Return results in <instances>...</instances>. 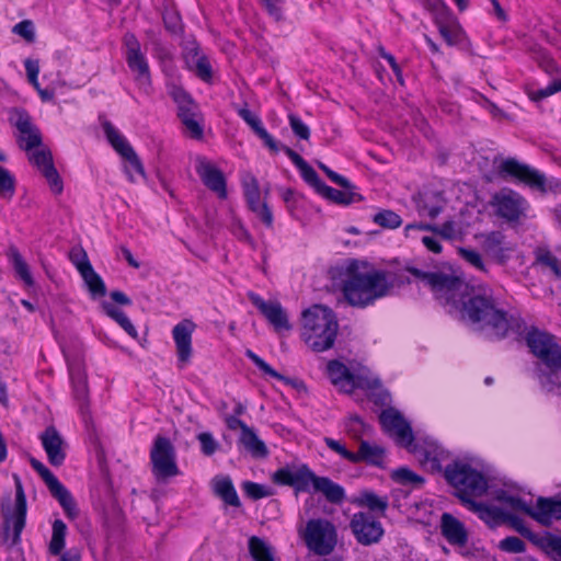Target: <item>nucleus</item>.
Wrapping results in <instances>:
<instances>
[{
    "mask_svg": "<svg viewBox=\"0 0 561 561\" xmlns=\"http://www.w3.org/2000/svg\"><path fill=\"white\" fill-rule=\"evenodd\" d=\"M525 341L530 352L549 368L541 382L548 391H552L556 385L553 378L561 374V345L553 334L535 327L527 332Z\"/></svg>",
    "mask_w": 561,
    "mask_h": 561,
    "instance_id": "nucleus-5",
    "label": "nucleus"
},
{
    "mask_svg": "<svg viewBox=\"0 0 561 561\" xmlns=\"http://www.w3.org/2000/svg\"><path fill=\"white\" fill-rule=\"evenodd\" d=\"M530 518L545 527L551 526L553 520H561V500L539 496L531 507Z\"/></svg>",
    "mask_w": 561,
    "mask_h": 561,
    "instance_id": "nucleus-26",
    "label": "nucleus"
},
{
    "mask_svg": "<svg viewBox=\"0 0 561 561\" xmlns=\"http://www.w3.org/2000/svg\"><path fill=\"white\" fill-rule=\"evenodd\" d=\"M39 439L49 463L54 467H60L65 462L68 446L61 434L55 426L50 425L41 434Z\"/></svg>",
    "mask_w": 561,
    "mask_h": 561,
    "instance_id": "nucleus-20",
    "label": "nucleus"
},
{
    "mask_svg": "<svg viewBox=\"0 0 561 561\" xmlns=\"http://www.w3.org/2000/svg\"><path fill=\"white\" fill-rule=\"evenodd\" d=\"M31 161L41 170L47 180L50 190L55 194H61L64 190L62 180L54 165L53 156L49 149H42L33 152Z\"/></svg>",
    "mask_w": 561,
    "mask_h": 561,
    "instance_id": "nucleus-23",
    "label": "nucleus"
},
{
    "mask_svg": "<svg viewBox=\"0 0 561 561\" xmlns=\"http://www.w3.org/2000/svg\"><path fill=\"white\" fill-rule=\"evenodd\" d=\"M460 503L490 527H496L504 524L507 511L502 506H495L488 503L479 502L477 496L486 495L488 493H454Z\"/></svg>",
    "mask_w": 561,
    "mask_h": 561,
    "instance_id": "nucleus-13",
    "label": "nucleus"
},
{
    "mask_svg": "<svg viewBox=\"0 0 561 561\" xmlns=\"http://www.w3.org/2000/svg\"><path fill=\"white\" fill-rule=\"evenodd\" d=\"M196 172L205 186L217 193L220 198H226V179L219 169L205 158L198 157L196 160Z\"/></svg>",
    "mask_w": 561,
    "mask_h": 561,
    "instance_id": "nucleus-24",
    "label": "nucleus"
},
{
    "mask_svg": "<svg viewBox=\"0 0 561 561\" xmlns=\"http://www.w3.org/2000/svg\"><path fill=\"white\" fill-rule=\"evenodd\" d=\"M124 46L126 48L125 57L128 68L134 73V79L146 93L151 87L150 69L146 56L142 54L140 43L133 33H126L124 36Z\"/></svg>",
    "mask_w": 561,
    "mask_h": 561,
    "instance_id": "nucleus-10",
    "label": "nucleus"
},
{
    "mask_svg": "<svg viewBox=\"0 0 561 561\" xmlns=\"http://www.w3.org/2000/svg\"><path fill=\"white\" fill-rule=\"evenodd\" d=\"M391 479L403 486L421 489L424 484V478L416 474L407 467H401L391 472Z\"/></svg>",
    "mask_w": 561,
    "mask_h": 561,
    "instance_id": "nucleus-41",
    "label": "nucleus"
},
{
    "mask_svg": "<svg viewBox=\"0 0 561 561\" xmlns=\"http://www.w3.org/2000/svg\"><path fill=\"white\" fill-rule=\"evenodd\" d=\"M195 328L196 324L192 320L184 319L172 330L178 358L183 364L187 363L192 356V334Z\"/></svg>",
    "mask_w": 561,
    "mask_h": 561,
    "instance_id": "nucleus-27",
    "label": "nucleus"
},
{
    "mask_svg": "<svg viewBox=\"0 0 561 561\" xmlns=\"http://www.w3.org/2000/svg\"><path fill=\"white\" fill-rule=\"evenodd\" d=\"M561 91V78L553 80L551 83H549L546 88L539 89L537 91L529 92V99L531 101H540L545 98H548L557 92Z\"/></svg>",
    "mask_w": 561,
    "mask_h": 561,
    "instance_id": "nucleus-59",
    "label": "nucleus"
},
{
    "mask_svg": "<svg viewBox=\"0 0 561 561\" xmlns=\"http://www.w3.org/2000/svg\"><path fill=\"white\" fill-rule=\"evenodd\" d=\"M360 265L367 266V263L350 261L348 277L343 283V295L351 306L364 308L389 295L396 285V279L393 274L381 270L363 273L359 271Z\"/></svg>",
    "mask_w": 561,
    "mask_h": 561,
    "instance_id": "nucleus-2",
    "label": "nucleus"
},
{
    "mask_svg": "<svg viewBox=\"0 0 561 561\" xmlns=\"http://www.w3.org/2000/svg\"><path fill=\"white\" fill-rule=\"evenodd\" d=\"M152 472L158 481H165L179 474L175 450L168 437L157 436L150 453Z\"/></svg>",
    "mask_w": 561,
    "mask_h": 561,
    "instance_id": "nucleus-9",
    "label": "nucleus"
},
{
    "mask_svg": "<svg viewBox=\"0 0 561 561\" xmlns=\"http://www.w3.org/2000/svg\"><path fill=\"white\" fill-rule=\"evenodd\" d=\"M13 33L20 35L28 43L35 41L34 24L30 20H24L15 24L13 26Z\"/></svg>",
    "mask_w": 561,
    "mask_h": 561,
    "instance_id": "nucleus-61",
    "label": "nucleus"
},
{
    "mask_svg": "<svg viewBox=\"0 0 561 561\" xmlns=\"http://www.w3.org/2000/svg\"><path fill=\"white\" fill-rule=\"evenodd\" d=\"M8 257L12 262L16 274L25 283V285L32 286L34 284V280L31 275L28 265L14 245H11L9 248Z\"/></svg>",
    "mask_w": 561,
    "mask_h": 561,
    "instance_id": "nucleus-42",
    "label": "nucleus"
},
{
    "mask_svg": "<svg viewBox=\"0 0 561 561\" xmlns=\"http://www.w3.org/2000/svg\"><path fill=\"white\" fill-rule=\"evenodd\" d=\"M245 355L255 364V366L262 370L264 374L278 379L284 380L288 382V379L280 375L278 371H276L271 365H268L264 359H262L260 356H257L252 351L248 350Z\"/></svg>",
    "mask_w": 561,
    "mask_h": 561,
    "instance_id": "nucleus-53",
    "label": "nucleus"
},
{
    "mask_svg": "<svg viewBox=\"0 0 561 561\" xmlns=\"http://www.w3.org/2000/svg\"><path fill=\"white\" fill-rule=\"evenodd\" d=\"M163 22L165 28L173 33V34H180L182 32V23L181 18L176 11L173 10H167L163 13Z\"/></svg>",
    "mask_w": 561,
    "mask_h": 561,
    "instance_id": "nucleus-60",
    "label": "nucleus"
},
{
    "mask_svg": "<svg viewBox=\"0 0 561 561\" xmlns=\"http://www.w3.org/2000/svg\"><path fill=\"white\" fill-rule=\"evenodd\" d=\"M15 192V179L9 170L0 165V196L11 198Z\"/></svg>",
    "mask_w": 561,
    "mask_h": 561,
    "instance_id": "nucleus-48",
    "label": "nucleus"
},
{
    "mask_svg": "<svg viewBox=\"0 0 561 561\" xmlns=\"http://www.w3.org/2000/svg\"><path fill=\"white\" fill-rule=\"evenodd\" d=\"M251 302L260 310L265 319L273 325L274 330L280 332L283 330H291L288 317L284 308L278 301H265L256 294H249Z\"/></svg>",
    "mask_w": 561,
    "mask_h": 561,
    "instance_id": "nucleus-19",
    "label": "nucleus"
},
{
    "mask_svg": "<svg viewBox=\"0 0 561 561\" xmlns=\"http://www.w3.org/2000/svg\"><path fill=\"white\" fill-rule=\"evenodd\" d=\"M385 449L377 445H370L366 440H362L359 450L355 454L356 462L365 461L370 465L379 466L382 461Z\"/></svg>",
    "mask_w": 561,
    "mask_h": 561,
    "instance_id": "nucleus-39",
    "label": "nucleus"
},
{
    "mask_svg": "<svg viewBox=\"0 0 561 561\" xmlns=\"http://www.w3.org/2000/svg\"><path fill=\"white\" fill-rule=\"evenodd\" d=\"M328 375L331 382L344 393H352L356 388L378 390L380 381L369 379L363 376H355L350 369L339 360L328 363Z\"/></svg>",
    "mask_w": 561,
    "mask_h": 561,
    "instance_id": "nucleus-11",
    "label": "nucleus"
},
{
    "mask_svg": "<svg viewBox=\"0 0 561 561\" xmlns=\"http://www.w3.org/2000/svg\"><path fill=\"white\" fill-rule=\"evenodd\" d=\"M325 445L333 451L341 455L343 458L347 459L348 461L356 463V457L355 453H352L345 448L344 445H342L339 440H335L330 437L324 438Z\"/></svg>",
    "mask_w": 561,
    "mask_h": 561,
    "instance_id": "nucleus-63",
    "label": "nucleus"
},
{
    "mask_svg": "<svg viewBox=\"0 0 561 561\" xmlns=\"http://www.w3.org/2000/svg\"><path fill=\"white\" fill-rule=\"evenodd\" d=\"M351 528L356 540L364 546L378 542L383 535L381 524L369 513L355 514L351 520Z\"/></svg>",
    "mask_w": 561,
    "mask_h": 561,
    "instance_id": "nucleus-16",
    "label": "nucleus"
},
{
    "mask_svg": "<svg viewBox=\"0 0 561 561\" xmlns=\"http://www.w3.org/2000/svg\"><path fill=\"white\" fill-rule=\"evenodd\" d=\"M436 23L439 34L448 45H458L462 41L465 34L455 18L448 16L446 21L437 20Z\"/></svg>",
    "mask_w": 561,
    "mask_h": 561,
    "instance_id": "nucleus-37",
    "label": "nucleus"
},
{
    "mask_svg": "<svg viewBox=\"0 0 561 561\" xmlns=\"http://www.w3.org/2000/svg\"><path fill=\"white\" fill-rule=\"evenodd\" d=\"M447 482L459 491H488L483 472L462 460H454L444 470Z\"/></svg>",
    "mask_w": 561,
    "mask_h": 561,
    "instance_id": "nucleus-8",
    "label": "nucleus"
},
{
    "mask_svg": "<svg viewBox=\"0 0 561 561\" xmlns=\"http://www.w3.org/2000/svg\"><path fill=\"white\" fill-rule=\"evenodd\" d=\"M68 368L75 399L80 403L81 413H84L88 407L89 388L83 363L80 358L68 359Z\"/></svg>",
    "mask_w": 561,
    "mask_h": 561,
    "instance_id": "nucleus-25",
    "label": "nucleus"
},
{
    "mask_svg": "<svg viewBox=\"0 0 561 561\" xmlns=\"http://www.w3.org/2000/svg\"><path fill=\"white\" fill-rule=\"evenodd\" d=\"M548 547L543 551V553L551 561H561V536L557 535L550 542L547 543Z\"/></svg>",
    "mask_w": 561,
    "mask_h": 561,
    "instance_id": "nucleus-64",
    "label": "nucleus"
},
{
    "mask_svg": "<svg viewBox=\"0 0 561 561\" xmlns=\"http://www.w3.org/2000/svg\"><path fill=\"white\" fill-rule=\"evenodd\" d=\"M524 198L512 190L504 188L495 193L491 205L499 217L507 221H517L523 214Z\"/></svg>",
    "mask_w": 561,
    "mask_h": 561,
    "instance_id": "nucleus-18",
    "label": "nucleus"
},
{
    "mask_svg": "<svg viewBox=\"0 0 561 561\" xmlns=\"http://www.w3.org/2000/svg\"><path fill=\"white\" fill-rule=\"evenodd\" d=\"M245 355L255 364V366L262 370L264 374L278 379L284 380L288 382V379L280 375L278 371H276L271 365H268L264 359H262L260 356H257L252 351L248 350Z\"/></svg>",
    "mask_w": 561,
    "mask_h": 561,
    "instance_id": "nucleus-52",
    "label": "nucleus"
},
{
    "mask_svg": "<svg viewBox=\"0 0 561 561\" xmlns=\"http://www.w3.org/2000/svg\"><path fill=\"white\" fill-rule=\"evenodd\" d=\"M264 144L266 148L273 153H277L283 150V147L274 137L263 127L254 133Z\"/></svg>",
    "mask_w": 561,
    "mask_h": 561,
    "instance_id": "nucleus-62",
    "label": "nucleus"
},
{
    "mask_svg": "<svg viewBox=\"0 0 561 561\" xmlns=\"http://www.w3.org/2000/svg\"><path fill=\"white\" fill-rule=\"evenodd\" d=\"M272 480L279 486L293 488L294 491H344V488L327 477L317 476L306 463H288L277 469Z\"/></svg>",
    "mask_w": 561,
    "mask_h": 561,
    "instance_id": "nucleus-6",
    "label": "nucleus"
},
{
    "mask_svg": "<svg viewBox=\"0 0 561 561\" xmlns=\"http://www.w3.org/2000/svg\"><path fill=\"white\" fill-rule=\"evenodd\" d=\"M459 254L467 263L477 270L488 273V268L483 262V259L478 251L467 248H459Z\"/></svg>",
    "mask_w": 561,
    "mask_h": 561,
    "instance_id": "nucleus-54",
    "label": "nucleus"
},
{
    "mask_svg": "<svg viewBox=\"0 0 561 561\" xmlns=\"http://www.w3.org/2000/svg\"><path fill=\"white\" fill-rule=\"evenodd\" d=\"M382 430L392 436L399 445L410 447L414 442V435L410 423L396 409L383 410L379 415Z\"/></svg>",
    "mask_w": 561,
    "mask_h": 561,
    "instance_id": "nucleus-14",
    "label": "nucleus"
},
{
    "mask_svg": "<svg viewBox=\"0 0 561 561\" xmlns=\"http://www.w3.org/2000/svg\"><path fill=\"white\" fill-rule=\"evenodd\" d=\"M536 260L538 263L549 267L558 276L561 275L560 261L549 250H542L537 252Z\"/></svg>",
    "mask_w": 561,
    "mask_h": 561,
    "instance_id": "nucleus-56",
    "label": "nucleus"
},
{
    "mask_svg": "<svg viewBox=\"0 0 561 561\" xmlns=\"http://www.w3.org/2000/svg\"><path fill=\"white\" fill-rule=\"evenodd\" d=\"M10 122L21 134V140L25 141L24 149L30 151L42 145L39 129L32 123L30 114L23 108H14Z\"/></svg>",
    "mask_w": 561,
    "mask_h": 561,
    "instance_id": "nucleus-21",
    "label": "nucleus"
},
{
    "mask_svg": "<svg viewBox=\"0 0 561 561\" xmlns=\"http://www.w3.org/2000/svg\"><path fill=\"white\" fill-rule=\"evenodd\" d=\"M102 310L106 316L115 320L133 339H138V332L128 317L123 310L114 306L112 302L103 301L101 304Z\"/></svg>",
    "mask_w": 561,
    "mask_h": 561,
    "instance_id": "nucleus-38",
    "label": "nucleus"
},
{
    "mask_svg": "<svg viewBox=\"0 0 561 561\" xmlns=\"http://www.w3.org/2000/svg\"><path fill=\"white\" fill-rule=\"evenodd\" d=\"M480 238L482 239L481 245L483 251L497 264L504 265L508 261L513 247L506 242L503 232L491 231L482 233Z\"/></svg>",
    "mask_w": 561,
    "mask_h": 561,
    "instance_id": "nucleus-22",
    "label": "nucleus"
},
{
    "mask_svg": "<svg viewBox=\"0 0 561 561\" xmlns=\"http://www.w3.org/2000/svg\"><path fill=\"white\" fill-rule=\"evenodd\" d=\"M171 95L173 101L178 105V116L180 117V119L190 116H201L198 105L194 102L191 95L182 88H173Z\"/></svg>",
    "mask_w": 561,
    "mask_h": 561,
    "instance_id": "nucleus-35",
    "label": "nucleus"
},
{
    "mask_svg": "<svg viewBox=\"0 0 561 561\" xmlns=\"http://www.w3.org/2000/svg\"><path fill=\"white\" fill-rule=\"evenodd\" d=\"M239 443L254 458H265L268 455L265 443L259 438L252 427L240 434Z\"/></svg>",
    "mask_w": 561,
    "mask_h": 561,
    "instance_id": "nucleus-36",
    "label": "nucleus"
},
{
    "mask_svg": "<svg viewBox=\"0 0 561 561\" xmlns=\"http://www.w3.org/2000/svg\"><path fill=\"white\" fill-rule=\"evenodd\" d=\"M342 188L343 190H336L325 184L322 186L319 195L340 205H350L363 199L362 195L355 192V186L352 183L350 187Z\"/></svg>",
    "mask_w": 561,
    "mask_h": 561,
    "instance_id": "nucleus-32",
    "label": "nucleus"
},
{
    "mask_svg": "<svg viewBox=\"0 0 561 561\" xmlns=\"http://www.w3.org/2000/svg\"><path fill=\"white\" fill-rule=\"evenodd\" d=\"M196 438L199 442L202 454L207 457L213 456L220 447V444L209 432H202Z\"/></svg>",
    "mask_w": 561,
    "mask_h": 561,
    "instance_id": "nucleus-50",
    "label": "nucleus"
},
{
    "mask_svg": "<svg viewBox=\"0 0 561 561\" xmlns=\"http://www.w3.org/2000/svg\"><path fill=\"white\" fill-rule=\"evenodd\" d=\"M67 534V525L61 519L53 523V534L48 550L53 556H59L65 548V539Z\"/></svg>",
    "mask_w": 561,
    "mask_h": 561,
    "instance_id": "nucleus-44",
    "label": "nucleus"
},
{
    "mask_svg": "<svg viewBox=\"0 0 561 561\" xmlns=\"http://www.w3.org/2000/svg\"><path fill=\"white\" fill-rule=\"evenodd\" d=\"M30 462L32 468L39 474V477L46 483L49 491H67L55 477V474L43 462L35 458H31Z\"/></svg>",
    "mask_w": 561,
    "mask_h": 561,
    "instance_id": "nucleus-45",
    "label": "nucleus"
},
{
    "mask_svg": "<svg viewBox=\"0 0 561 561\" xmlns=\"http://www.w3.org/2000/svg\"><path fill=\"white\" fill-rule=\"evenodd\" d=\"M283 151L298 168L304 181L311 187H313L314 191L319 194L320 191L322 190V186H324L325 183L319 178L318 173L305 161V159L300 154H298L291 148L283 147Z\"/></svg>",
    "mask_w": 561,
    "mask_h": 561,
    "instance_id": "nucleus-31",
    "label": "nucleus"
},
{
    "mask_svg": "<svg viewBox=\"0 0 561 561\" xmlns=\"http://www.w3.org/2000/svg\"><path fill=\"white\" fill-rule=\"evenodd\" d=\"M0 512L3 518V533L0 535V543L8 545L10 539L11 524L26 523L27 502L25 493L4 495L0 501Z\"/></svg>",
    "mask_w": 561,
    "mask_h": 561,
    "instance_id": "nucleus-12",
    "label": "nucleus"
},
{
    "mask_svg": "<svg viewBox=\"0 0 561 561\" xmlns=\"http://www.w3.org/2000/svg\"><path fill=\"white\" fill-rule=\"evenodd\" d=\"M493 500L499 502L501 506L511 513H523L530 517L531 502H527L515 493H494Z\"/></svg>",
    "mask_w": 561,
    "mask_h": 561,
    "instance_id": "nucleus-33",
    "label": "nucleus"
},
{
    "mask_svg": "<svg viewBox=\"0 0 561 561\" xmlns=\"http://www.w3.org/2000/svg\"><path fill=\"white\" fill-rule=\"evenodd\" d=\"M404 270L428 286L435 298L448 308L449 313H453V309L459 304V300L463 299L462 297L469 288V285L451 267L425 272L407 265Z\"/></svg>",
    "mask_w": 561,
    "mask_h": 561,
    "instance_id": "nucleus-3",
    "label": "nucleus"
},
{
    "mask_svg": "<svg viewBox=\"0 0 561 561\" xmlns=\"http://www.w3.org/2000/svg\"><path fill=\"white\" fill-rule=\"evenodd\" d=\"M462 298L453 309V313L459 312L462 320L481 328H490L496 339H504L510 331L522 334L526 330V323L520 317H508L496 307L491 293H480L469 287Z\"/></svg>",
    "mask_w": 561,
    "mask_h": 561,
    "instance_id": "nucleus-1",
    "label": "nucleus"
},
{
    "mask_svg": "<svg viewBox=\"0 0 561 561\" xmlns=\"http://www.w3.org/2000/svg\"><path fill=\"white\" fill-rule=\"evenodd\" d=\"M410 229L433 231L447 240H453L456 237V225L451 220L444 222L440 227L430 224H411L405 227V231Z\"/></svg>",
    "mask_w": 561,
    "mask_h": 561,
    "instance_id": "nucleus-43",
    "label": "nucleus"
},
{
    "mask_svg": "<svg viewBox=\"0 0 561 561\" xmlns=\"http://www.w3.org/2000/svg\"><path fill=\"white\" fill-rule=\"evenodd\" d=\"M497 547L501 551L507 553H523L526 551V543L516 536L505 537L499 542Z\"/></svg>",
    "mask_w": 561,
    "mask_h": 561,
    "instance_id": "nucleus-51",
    "label": "nucleus"
},
{
    "mask_svg": "<svg viewBox=\"0 0 561 561\" xmlns=\"http://www.w3.org/2000/svg\"><path fill=\"white\" fill-rule=\"evenodd\" d=\"M195 61L196 62L188 66V68L193 70L201 80L209 82L213 77V69L208 58L205 56Z\"/></svg>",
    "mask_w": 561,
    "mask_h": 561,
    "instance_id": "nucleus-55",
    "label": "nucleus"
},
{
    "mask_svg": "<svg viewBox=\"0 0 561 561\" xmlns=\"http://www.w3.org/2000/svg\"><path fill=\"white\" fill-rule=\"evenodd\" d=\"M249 552L254 561H275L273 548L260 537L249 539Z\"/></svg>",
    "mask_w": 561,
    "mask_h": 561,
    "instance_id": "nucleus-40",
    "label": "nucleus"
},
{
    "mask_svg": "<svg viewBox=\"0 0 561 561\" xmlns=\"http://www.w3.org/2000/svg\"><path fill=\"white\" fill-rule=\"evenodd\" d=\"M244 195L249 208L255 213L267 227H271L273 224V214L266 203L260 202L259 183L254 176H250L249 180L244 182Z\"/></svg>",
    "mask_w": 561,
    "mask_h": 561,
    "instance_id": "nucleus-28",
    "label": "nucleus"
},
{
    "mask_svg": "<svg viewBox=\"0 0 561 561\" xmlns=\"http://www.w3.org/2000/svg\"><path fill=\"white\" fill-rule=\"evenodd\" d=\"M304 539L310 551L325 557L334 550L337 534L331 522L321 518L310 519L306 525Z\"/></svg>",
    "mask_w": 561,
    "mask_h": 561,
    "instance_id": "nucleus-7",
    "label": "nucleus"
},
{
    "mask_svg": "<svg viewBox=\"0 0 561 561\" xmlns=\"http://www.w3.org/2000/svg\"><path fill=\"white\" fill-rule=\"evenodd\" d=\"M504 524H508L514 530L529 540L533 545L538 547L542 552L547 549V543L557 536L550 531H545L543 535L536 534L530 528L525 526L523 518L511 512H507Z\"/></svg>",
    "mask_w": 561,
    "mask_h": 561,
    "instance_id": "nucleus-29",
    "label": "nucleus"
},
{
    "mask_svg": "<svg viewBox=\"0 0 561 561\" xmlns=\"http://www.w3.org/2000/svg\"><path fill=\"white\" fill-rule=\"evenodd\" d=\"M80 274L89 289L93 299L104 297L106 295V286L99 274L95 273L90 262L80 266Z\"/></svg>",
    "mask_w": 561,
    "mask_h": 561,
    "instance_id": "nucleus-34",
    "label": "nucleus"
},
{
    "mask_svg": "<svg viewBox=\"0 0 561 561\" xmlns=\"http://www.w3.org/2000/svg\"><path fill=\"white\" fill-rule=\"evenodd\" d=\"M103 130L108 142L115 149V151L122 156L126 161H128L130 168L142 178L146 176L145 168L139 159L138 154L127 141V139L119 134V131L110 123L105 122L103 124Z\"/></svg>",
    "mask_w": 561,
    "mask_h": 561,
    "instance_id": "nucleus-17",
    "label": "nucleus"
},
{
    "mask_svg": "<svg viewBox=\"0 0 561 561\" xmlns=\"http://www.w3.org/2000/svg\"><path fill=\"white\" fill-rule=\"evenodd\" d=\"M64 508L65 514L70 519H76L79 515L77 503L71 493H51Z\"/></svg>",
    "mask_w": 561,
    "mask_h": 561,
    "instance_id": "nucleus-49",
    "label": "nucleus"
},
{
    "mask_svg": "<svg viewBox=\"0 0 561 561\" xmlns=\"http://www.w3.org/2000/svg\"><path fill=\"white\" fill-rule=\"evenodd\" d=\"M373 221L385 229H396L402 225L401 217L390 209H382L376 213Z\"/></svg>",
    "mask_w": 561,
    "mask_h": 561,
    "instance_id": "nucleus-46",
    "label": "nucleus"
},
{
    "mask_svg": "<svg viewBox=\"0 0 561 561\" xmlns=\"http://www.w3.org/2000/svg\"><path fill=\"white\" fill-rule=\"evenodd\" d=\"M440 528L442 535L450 545L458 547L467 545L468 533L465 525L449 513L443 514Z\"/></svg>",
    "mask_w": 561,
    "mask_h": 561,
    "instance_id": "nucleus-30",
    "label": "nucleus"
},
{
    "mask_svg": "<svg viewBox=\"0 0 561 561\" xmlns=\"http://www.w3.org/2000/svg\"><path fill=\"white\" fill-rule=\"evenodd\" d=\"M499 174L502 178L514 176L517 180L524 182L531 188L539 191H546V178L543 174L529 165L518 162L514 158H507L502 161L499 168Z\"/></svg>",
    "mask_w": 561,
    "mask_h": 561,
    "instance_id": "nucleus-15",
    "label": "nucleus"
},
{
    "mask_svg": "<svg viewBox=\"0 0 561 561\" xmlns=\"http://www.w3.org/2000/svg\"><path fill=\"white\" fill-rule=\"evenodd\" d=\"M360 505H365L373 513L385 514L388 507V497H380L376 493H362V497L358 500Z\"/></svg>",
    "mask_w": 561,
    "mask_h": 561,
    "instance_id": "nucleus-47",
    "label": "nucleus"
},
{
    "mask_svg": "<svg viewBox=\"0 0 561 561\" xmlns=\"http://www.w3.org/2000/svg\"><path fill=\"white\" fill-rule=\"evenodd\" d=\"M289 126L295 134L296 137L302 140H308L310 138V129L309 127L295 114L288 115Z\"/></svg>",
    "mask_w": 561,
    "mask_h": 561,
    "instance_id": "nucleus-57",
    "label": "nucleus"
},
{
    "mask_svg": "<svg viewBox=\"0 0 561 561\" xmlns=\"http://www.w3.org/2000/svg\"><path fill=\"white\" fill-rule=\"evenodd\" d=\"M302 328V337L312 351L320 353L333 347L339 324L330 308L314 305L305 310Z\"/></svg>",
    "mask_w": 561,
    "mask_h": 561,
    "instance_id": "nucleus-4",
    "label": "nucleus"
},
{
    "mask_svg": "<svg viewBox=\"0 0 561 561\" xmlns=\"http://www.w3.org/2000/svg\"><path fill=\"white\" fill-rule=\"evenodd\" d=\"M202 117L201 116H190L186 118L181 119L182 124L186 128L190 136L194 139H201L204 135V128L201 124Z\"/></svg>",
    "mask_w": 561,
    "mask_h": 561,
    "instance_id": "nucleus-58",
    "label": "nucleus"
}]
</instances>
